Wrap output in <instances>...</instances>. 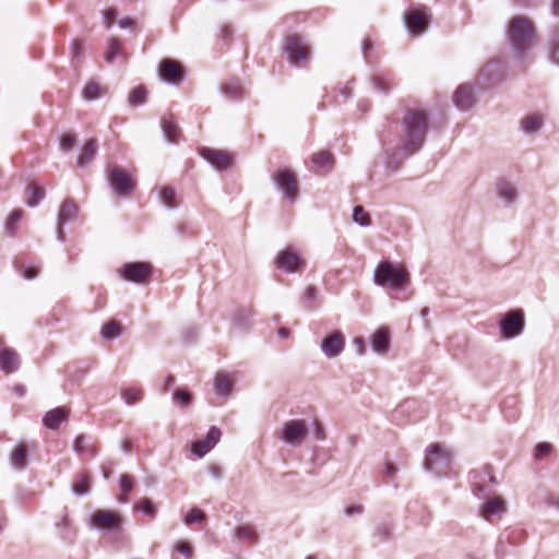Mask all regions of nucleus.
I'll use <instances>...</instances> for the list:
<instances>
[{"label":"nucleus","instance_id":"44","mask_svg":"<svg viewBox=\"0 0 559 559\" xmlns=\"http://www.w3.org/2000/svg\"><path fill=\"white\" fill-rule=\"evenodd\" d=\"M173 401L181 407H187L191 402V394L185 388L176 389L173 393Z\"/></svg>","mask_w":559,"mask_h":559},{"label":"nucleus","instance_id":"51","mask_svg":"<svg viewBox=\"0 0 559 559\" xmlns=\"http://www.w3.org/2000/svg\"><path fill=\"white\" fill-rule=\"evenodd\" d=\"M552 450V444L548 443V442H540L536 445L535 448V459L539 460L542 459L543 456L549 454Z\"/></svg>","mask_w":559,"mask_h":559},{"label":"nucleus","instance_id":"23","mask_svg":"<svg viewBox=\"0 0 559 559\" xmlns=\"http://www.w3.org/2000/svg\"><path fill=\"white\" fill-rule=\"evenodd\" d=\"M506 510L504 501L501 498L496 497L483 504L480 508V514L485 520L491 521L492 518L504 513Z\"/></svg>","mask_w":559,"mask_h":559},{"label":"nucleus","instance_id":"59","mask_svg":"<svg viewBox=\"0 0 559 559\" xmlns=\"http://www.w3.org/2000/svg\"><path fill=\"white\" fill-rule=\"evenodd\" d=\"M313 426H314V437H316V439L317 440H324L325 433H324V430H323V427L321 426V424L318 420H313Z\"/></svg>","mask_w":559,"mask_h":559},{"label":"nucleus","instance_id":"6","mask_svg":"<svg viewBox=\"0 0 559 559\" xmlns=\"http://www.w3.org/2000/svg\"><path fill=\"white\" fill-rule=\"evenodd\" d=\"M284 50L289 62L296 67H301L310 58L308 46L304 41L302 37L297 34L286 37Z\"/></svg>","mask_w":559,"mask_h":559},{"label":"nucleus","instance_id":"38","mask_svg":"<svg viewBox=\"0 0 559 559\" xmlns=\"http://www.w3.org/2000/svg\"><path fill=\"white\" fill-rule=\"evenodd\" d=\"M215 392L217 394H228L231 388V383L227 374L218 372L214 381Z\"/></svg>","mask_w":559,"mask_h":559},{"label":"nucleus","instance_id":"22","mask_svg":"<svg viewBox=\"0 0 559 559\" xmlns=\"http://www.w3.org/2000/svg\"><path fill=\"white\" fill-rule=\"evenodd\" d=\"M372 350L379 355L388 353L390 347V333L386 328L378 329L371 336Z\"/></svg>","mask_w":559,"mask_h":559},{"label":"nucleus","instance_id":"8","mask_svg":"<svg viewBox=\"0 0 559 559\" xmlns=\"http://www.w3.org/2000/svg\"><path fill=\"white\" fill-rule=\"evenodd\" d=\"M107 177L112 191L120 197L130 195L135 182L129 174L119 166H112L107 170Z\"/></svg>","mask_w":559,"mask_h":559},{"label":"nucleus","instance_id":"53","mask_svg":"<svg viewBox=\"0 0 559 559\" xmlns=\"http://www.w3.org/2000/svg\"><path fill=\"white\" fill-rule=\"evenodd\" d=\"M75 135L74 134H63L60 139V148L63 151H70L74 146Z\"/></svg>","mask_w":559,"mask_h":559},{"label":"nucleus","instance_id":"39","mask_svg":"<svg viewBox=\"0 0 559 559\" xmlns=\"http://www.w3.org/2000/svg\"><path fill=\"white\" fill-rule=\"evenodd\" d=\"M160 201L167 209H175L177 206L176 192L170 187H164L159 193Z\"/></svg>","mask_w":559,"mask_h":559},{"label":"nucleus","instance_id":"33","mask_svg":"<svg viewBox=\"0 0 559 559\" xmlns=\"http://www.w3.org/2000/svg\"><path fill=\"white\" fill-rule=\"evenodd\" d=\"M106 91L96 81L91 80L86 83L83 88V97L86 100H95L103 95H105Z\"/></svg>","mask_w":559,"mask_h":559},{"label":"nucleus","instance_id":"43","mask_svg":"<svg viewBox=\"0 0 559 559\" xmlns=\"http://www.w3.org/2000/svg\"><path fill=\"white\" fill-rule=\"evenodd\" d=\"M235 536L240 540L254 543L257 539L255 531L250 526H239L235 531Z\"/></svg>","mask_w":559,"mask_h":559},{"label":"nucleus","instance_id":"19","mask_svg":"<svg viewBox=\"0 0 559 559\" xmlns=\"http://www.w3.org/2000/svg\"><path fill=\"white\" fill-rule=\"evenodd\" d=\"M159 75L162 80L177 84L182 80V68L171 59H165L159 63Z\"/></svg>","mask_w":559,"mask_h":559},{"label":"nucleus","instance_id":"31","mask_svg":"<svg viewBox=\"0 0 559 559\" xmlns=\"http://www.w3.org/2000/svg\"><path fill=\"white\" fill-rule=\"evenodd\" d=\"M26 204L31 207H35L44 199L45 190L43 187L33 183L26 188Z\"/></svg>","mask_w":559,"mask_h":559},{"label":"nucleus","instance_id":"57","mask_svg":"<svg viewBox=\"0 0 559 559\" xmlns=\"http://www.w3.org/2000/svg\"><path fill=\"white\" fill-rule=\"evenodd\" d=\"M362 512H364V506H361V504L349 506V507L345 508V510H344V513L347 516H355V515L361 514Z\"/></svg>","mask_w":559,"mask_h":559},{"label":"nucleus","instance_id":"61","mask_svg":"<svg viewBox=\"0 0 559 559\" xmlns=\"http://www.w3.org/2000/svg\"><path fill=\"white\" fill-rule=\"evenodd\" d=\"M354 345L356 347V350L359 355H364L366 347H365V341L362 337H355L354 338Z\"/></svg>","mask_w":559,"mask_h":559},{"label":"nucleus","instance_id":"52","mask_svg":"<svg viewBox=\"0 0 559 559\" xmlns=\"http://www.w3.org/2000/svg\"><path fill=\"white\" fill-rule=\"evenodd\" d=\"M316 296H317V289L314 287L309 286L306 288V290L304 293V300L307 304L306 307L308 309H312L314 307L313 300L316 299Z\"/></svg>","mask_w":559,"mask_h":559},{"label":"nucleus","instance_id":"50","mask_svg":"<svg viewBox=\"0 0 559 559\" xmlns=\"http://www.w3.org/2000/svg\"><path fill=\"white\" fill-rule=\"evenodd\" d=\"M139 509L146 515L154 518L155 516V507L152 501L147 498L142 499L139 502Z\"/></svg>","mask_w":559,"mask_h":559},{"label":"nucleus","instance_id":"18","mask_svg":"<svg viewBox=\"0 0 559 559\" xmlns=\"http://www.w3.org/2000/svg\"><path fill=\"white\" fill-rule=\"evenodd\" d=\"M453 102L460 110H469L476 103L473 87L468 84L460 85L453 95Z\"/></svg>","mask_w":559,"mask_h":559},{"label":"nucleus","instance_id":"4","mask_svg":"<svg viewBox=\"0 0 559 559\" xmlns=\"http://www.w3.org/2000/svg\"><path fill=\"white\" fill-rule=\"evenodd\" d=\"M424 465L426 471L437 476L447 475L451 466V453L438 443L431 444L426 450Z\"/></svg>","mask_w":559,"mask_h":559},{"label":"nucleus","instance_id":"34","mask_svg":"<svg viewBox=\"0 0 559 559\" xmlns=\"http://www.w3.org/2000/svg\"><path fill=\"white\" fill-rule=\"evenodd\" d=\"M162 128L165 138L169 142H177L179 138V129L175 122H173L170 119L164 118L162 120Z\"/></svg>","mask_w":559,"mask_h":559},{"label":"nucleus","instance_id":"13","mask_svg":"<svg viewBox=\"0 0 559 559\" xmlns=\"http://www.w3.org/2000/svg\"><path fill=\"white\" fill-rule=\"evenodd\" d=\"M79 215V206L78 204L71 200L67 199L60 205L58 215H57V224H56V235L57 239L61 242L64 241L66 235L63 231V225L71 223L78 218Z\"/></svg>","mask_w":559,"mask_h":559},{"label":"nucleus","instance_id":"15","mask_svg":"<svg viewBox=\"0 0 559 559\" xmlns=\"http://www.w3.org/2000/svg\"><path fill=\"white\" fill-rule=\"evenodd\" d=\"M344 346L345 337L341 331L328 334L321 342V350L329 358L338 356L344 350Z\"/></svg>","mask_w":559,"mask_h":559},{"label":"nucleus","instance_id":"63","mask_svg":"<svg viewBox=\"0 0 559 559\" xmlns=\"http://www.w3.org/2000/svg\"><path fill=\"white\" fill-rule=\"evenodd\" d=\"M174 382H175V378H174V376L169 374V376L165 379V381H164V384H163V392H164V393H166V392H167V390H168V388H169L170 385H173V384H174Z\"/></svg>","mask_w":559,"mask_h":559},{"label":"nucleus","instance_id":"29","mask_svg":"<svg viewBox=\"0 0 559 559\" xmlns=\"http://www.w3.org/2000/svg\"><path fill=\"white\" fill-rule=\"evenodd\" d=\"M97 152V141L95 139L88 140L81 154L78 157V165L80 167L86 166L88 163H91Z\"/></svg>","mask_w":559,"mask_h":559},{"label":"nucleus","instance_id":"47","mask_svg":"<svg viewBox=\"0 0 559 559\" xmlns=\"http://www.w3.org/2000/svg\"><path fill=\"white\" fill-rule=\"evenodd\" d=\"M391 535V525L388 523H381L376 526L373 536L379 539V542H386Z\"/></svg>","mask_w":559,"mask_h":559},{"label":"nucleus","instance_id":"40","mask_svg":"<svg viewBox=\"0 0 559 559\" xmlns=\"http://www.w3.org/2000/svg\"><path fill=\"white\" fill-rule=\"evenodd\" d=\"M353 221L359 226L367 227L371 224L369 214L361 205H356L353 211Z\"/></svg>","mask_w":559,"mask_h":559},{"label":"nucleus","instance_id":"45","mask_svg":"<svg viewBox=\"0 0 559 559\" xmlns=\"http://www.w3.org/2000/svg\"><path fill=\"white\" fill-rule=\"evenodd\" d=\"M72 491L76 496H83L90 492V479L85 475H80L78 481L73 484Z\"/></svg>","mask_w":559,"mask_h":559},{"label":"nucleus","instance_id":"27","mask_svg":"<svg viewBox=\"0 0 559 559\" xmlns=\"http://www.w3.org/2000/svg\"><path fill=\"white\" fill-rule=\"evenodd\" d=\"M28 450L24 443L19 444L11 452L10 462L11 465L17 469L22 471L27 465Z\"/></svg>","mask_w":559,"mask_h":559},{"label":"nucleus","instance_id":"24","mask_svg":"<svg viewBox=\"0 0 559 559\" xmlns=\"http://www.w3.org/2000/svg\"><path fill=\"white\" fill-rule=\"evenodd\" d=\"M73 450L81 456L94 457L96 455V447L90 436L80 435L75 438Z\"/></svg>","mask_w":559,"mask_h":559},{"label":"nucleus","instance_id":"36","mask_svg":"<svg viewBox=\"0 0 559 559\" xmlns=\"http://www.w3.org/2000/svg\"><path fill=\"white\" fill-rule=\"evenodd\" d=\"M146 94L147 93L144 86H138L133 88L128 97L130 106L136 107L143 105L146 100Z\"/></svg>","mask_w":559,"mask_h":559},{"label":"nucleus","instance_id":"46","mask_svg":"<svg viewBox=\"0 0 559 559\" xmlns=\"http://www.w3.org/2000/svg\"><path fill=\"white\" fill-rule=\"evenodd\" d=\"M120 490L122 491L123 496L120 497V502L126 503L127 497L131 490H132V478L129 475H121L120 481H119Z\"/></svg>","mask_w":559,"mask_h":559},{"label":"nucleus","instance_id":"25","mask_svg":"<svg viewBox=\"0 0 559 559\" xmlns=\"http://www.w3.org/2000/svg\"><path fill=\"white\" fill-rule=\"evenodd\" d=\"M69 409L66 407H56L45 414L43 424L48 429H57L68 417Z\"/></svg>","mask_w":559,"mask_h":559},{"label":"nucleus","instance_id":"1","mask_svg":"<svg viewBox=\"0 0 559 559\" xmlns=\"http://www.w3.org/2000/svg\"><path fill=\"white\" fill-rule=\"evenodd\" d=\"M429 130V119L425 110L406 109L400 122L399 143L392 148L386 167L394 170L402 159L420 151Z\"/></svg>","mask_w":559,"mask_h":559},{"label":"nucleus","instance_id":"55","mask_svg":"<svg viewBox=\"0 0 559 559\" xmlns=\"http://www.w3.org/2000/svg\"><path fill=\"white\" fill-rule=\"evenodd\" d=\"M373 86L377 91L386 94L390 87L386 85V80L383 76H376L372 80Z\"/></svg>","mask_w":559,"mask_h":559},{"label":"nucleus","instance_id":"11","mask_svg":"<svg viewBox=\"0 0 559 559\" xmlns=\"http://www.w3.org/2000/svg\"><path fill=\"white\" fill-rule=\"evenodd\" d=\"M90 526L99 531L118 532L121 526V518L115 511L97 510L90 518Z\"/></svg>","mask_w":559,"mask_h":559},{"label":"nucleus","instance_id":"26","mask_svg":"<svg viewBox=\"0 0 559 559\" xmlns=\"http://www.w3.org/2000/svg\"><path fill=\"white\" fill-rule=\"evenodd\" d=\"M276 265L287 272H295L298 270L299 259L296 253L284 250L277 254Z\"/></svg>","mask_w":559,"mask_h":559},{"label":"nucleus","instance_id":"2","mask_svg":"<svg viewBox=\"0 0 559 559\" xmlns=\"http://www.w3.org/2000/svg\"><path fill=\"white\" fill-rule=\"evenodd\" d=\"M507 36L518 58H523L537 40L534 24L525 16H514L510 21Z\"/></svg>","mask_w":559,"mask_h":559},{"label":"nucleus","instance_id":"49","mask_svg":"<svg viewBox=\"0 0 559 559\" xmlns=\"http://www.w3.org/2000/svg\"><path fill=\"white\" fill-rule=\"evenodd\" d=\"M550 59L559 64V31L552 35L550 40Z\"/></svg>","mask_w":559,"mask_h":559},{"label":"nucleus","instance_id":"5","mask_svg":"<svg viewBox=\"0 0 559 559\" xmlns=\"http://www.w3.org/2000/svg\"><path fill=\"white\" fill-rule=\"evenodd\" d=\"M427 414L425 405L414 399L405 400L393 412V419L397 424L415 423Z\"/></svg>","mask_w":559,"mask_h":559},{"label":"nucleus","instance_id":"32","mask_svg":"<svg viewBox=\"0 0 559 559\" xmlns=\"http://www.w3.org/2000/svg\"><path fill=\"white\" fill-rule=\"evenodd\" d=\"M312 163L321 170L329 171L333 167V156L330 152L322 151L313 154Z\"/></svg>","mask_w":559,"mask_h":559},{"label":"nucleus","instance_id":"20","mask_svg":"<svg viewBox=\"0 0 559 559\" xmlns=\"http://www.w3.org/2000/svg\"><path fill=\"white\" fill-rule=\"evenodd\" d=\"M496 191L498 198L501 199L506 205H511L518 199L516 187L506 178H500L497 181Z\"/></svg>","mask_w":559,"mask_h":559},{"label":"nucleus","instance_id":"58","mask_svg":"<svg viewBox=\"0 0 559 559\" xmlns=\"http://www.w3.org/2000/svg\"><path fill=\"white\" fill-rule=\"evenodd\" d=\"M209 471V474L215 478V479H219L222 476H223V469L221 466L216 465V464H212L209 466L207 468Z\"/></svg>","mask_w":559,"mask_h":559},{"label":"nucleus","instance_id":"64","mask_svg":"<svg viewBox=\"0 0 559 559\" xmlns=\"http://www.w3.org/2000/svg\"><path fill=\"white\" fill-rule=\"evenodd\" d=\"M118 25L121 28L130 27L133 25V21L130 17H124V19L119 20Z\"/></svg>","mask_w":559,"mask_h":559},{"label":"nucleus","instance_id":"41","mask_svg":"<svg viewBox=\"0 0 559 559\" xmlns=\"http://www.w3.org/2000/svg\"><path fill=\"white\" fill-rule=\"evenodd\" d=\"M121 394L128 405H133L140 402L143 397V391L136 388L124 389Z\"/></svg>","mask_w":559,"mask_h":559},{"label":"nucleus","instance_id":"10","mask_svg":"<svg viewBox=\"0 0 559 559\" xmlns=\"http://www.w3.org/2000/svg\"><path fill=\"white\" fill-rule=\"evenodd\" d=\"M430 14L424 5L412 7L404 13V22L412 35L423 34L429 24Z\"/></svg>","mask_w":559,"mask_h":559},{"label":"nucleus","instance_id":"28","mask_svg":"<svg viewBox=\"0 0 559 559\" xmlns=\"http://www.w3.org/2000/svg\"><path fill=\"white\" fill-rule=\"evenodd\" d=\"M544 124V119L540 115H530L522 119L521 130L526 134H534L538 132Z\"/></svg>","mask_w":559,"mask_h":559},{"label":"nucleus","instance_id":"37","mask_svg":"<svg viewBox=\"0 0 559 559\" xmlns=\"http://www.w3.org/2000/svg\"><path fill=\"white\" fill-rule=\"evenodd\" d=\"M122 52V47L117 38H110L107 43L105 60L111 63Z\"/></svg>","mask_w":559,"mask_h":559},{"label":"nucleus","instance_id":"42","mask_svg":"<svg viewBox=\"0 0 559 559\" xmlns=\"http://www.w3.org/2000/svg\"><path fill=\"white\" fill-rule=\"evenodd\" d=\"M100 333L105 340H114L121 333L120 324L116 321H110L103 326Z\"/></svg>","mask_w":559,"mask_h":559},{"label":"nucleus","instance_id":"48","mask_svg":"<svg viewBox=\"0 0 559 559\" xmlns=\"http://www.w3.org/2000/svg\"><path fill=\"white\" fill-rule=\"evenodd\" d=\"M204 519V512L198 508H192L185 516V524L191 525L199 523Z\"/></svg>","mask_w":559,"mask_h":559},{"label":"nucleus","instance_id":"14","mask_svg":"<svg viewBox=\"0 0 559 559\" xmlns=\"http://www.w3.org/2000/svg\"><path fill=\"white\" fill-rule=\"evenodd\" d=\"M273 180L286 199L296 200L298 192L297 179L292 171L281 169L273 175Z\"/></svg>","mask_w":559,"mask_h":559},{"label":"nucleus","instance_id":"17","mask_svg":"<svg viewBox=\"0 0 559 559\" xmlns=\"http://www.w3.org/2000/svg\"><path fill=\"white\" fill-rule=\"evenodd\" d=\"M200 153L217 170H225L230 165V156L224 151L202 147Z\"/></svg>","mask_w":559,"mask_h":559},{"label":"nucleus","instance_id":"62","mask_svg":"<svg viewBox=\"0 0 559 559\" xmlns=\"http://www.w3.org/2000/svg\"><path fill=\"white\" fill-rule=\"evenodd\" d=\"M221 35L224 40H228L233 35V28L229 25H223L221 28Z\"/></svg>","mask_w":559,"mask_h":559},{"label":"nucleus","instance_id":"54","mask_svg":"<svg viewBox=\"0 0 559 559\" xmlns=\"http://www.w3.org/2000/svg\"><path fill=\"white\" fill-rule=\"evenodd\" d=\"M83 55V47L80 40L74 39L71 46L72 61H79Z\"/></svg>","mask_w":559,"mask_h":559},{"label":"nucleus","instance_id":"35","mask_svg":"<svg viewBox=\"0 0 559 559\" xmlns=\"http://www.w3.org/2000/svg\"><path fill=\"white\" fill-rule=\"evenodd\" d=\"M23 211L21 209H15L7 219L4 224V230L8 235L13 236L17 229V224L22 219Z\"/></svg>","mask_w":559,"mask_h":559},{"label":"nucleus","instance_id":"56","mask_svg":"<svg viewBox=\"0 0 559 559\" xmlns=\"http://www.w3.org/2000/svg\"><path fill=\"white\" fill-rule=\"evenodd\" d=\"M176 550L186 556L188 559H190L192 557V549L190 547V545L186 542H179L176 546Z\"/></svg>","mask_w":559,"mask_h":559},{"label":"nucleus","instance_id":"60","mask_svg":"<svg viewBox=\"0 0 559 559\" xmlns=\"http://www.w3.org/2000/svg\"><path fill=\"white\" fill-rule=\"evenodd\" d=\"M116 19V11L115 9H109L104 13V20L106 23V26L109 28L112 24V22Z\"/></svg>","mask_w":559,"mask_h":559},{"label":"nucleus","instance_id":"16","mask_svg":"<svg viewBox=\"0 0 559 559\" xmlns=\"http://www.w3.org/2000/svg\"><path fill=\"white\" fill-rule=\"evenodd\" d=\"M221 436V430L217 427L212 426L204 439L197 440L192 443V452L199 457L204 456L219 441Z\"/></svg>","mask_w":559,"mask_h":559},{"label":"nucleus","instance_id":"9","mask_svg":"<svg viewBox=\"0 0 559 559\" xmlns=\"http://www.w3.org/2000/svg\"><path fill=\"white\" fill-rule=\"evenodd\" d=\"M308 435V426L304 419H290L283 424L280 438L292 447H298Z\"/></svg>","mask_w":559,"mask_h":559},{"label":"nucleus","instance_id":"7","mask_svg":"<svg viewBox=\"0 0 559 559\" xmlns=\"http://www.w3.org/2000/svg\"><path fill=\"white\" fill-rule=\"evenodd\" d=\"M499 325L500 333L503 338L508 340L521 335L525 326L523 310H511L502 314Z\"/></svg>","mask_w":559,"mask_h":559},{"label":"nucleus","instance_id":"30","mask_svg":"<svg viewBox=\"0 0 559 559\" xmlns=\"http://www.w3.org/2000/svg\"><path fill=\"white\" fill-rule=\"evenodd\" d=\"M223 95L230 99H239L242 97L243 90L238 80L233 79L221 86Z\"/></svg>","mask_w":559,"mask_h":559},{"label":"nucleus","instance_id":"3","mask_svg":"<svg viewBox=\"0 0 559 559\" xmlns=\"http://www.w3.org/2000/svg\"><path fill=\"white\" fill-rule=\"evenodd\" d=\"M373 281L379 286L397 289L408 281V273L391 262L381 261L373 271Z\"/></svg>","mask_w":559,"mask_h":559},{"label":"nucleus","instance_id":"21","mask_svg":"<svg viewBox=\"0 0 559 559\" xmlns=\"http://www.w3.org/2000/svg\"><path fill=\"white\" fill-rule=\"evenodd\" d=\"M0 368L5 373H13L20 368V356L13 348L0 350Z\"/></svg>","mask_w":559,"mask_h":559},{"label":"nucleus","instance_id":"12","mask_svg":"<svg viewBox=\"0 0 559 559\" xmlns=\"http://www.w3.org/2000/svg\"><path fill=\"white\" fill-rule=\"evenodd\" d=\"M120 274L126 281L144 284L151 277L152 265L146 262L124 263L120 269Z\"/></svg>","mask_w":559,"mask_h":559}]
</instances>
